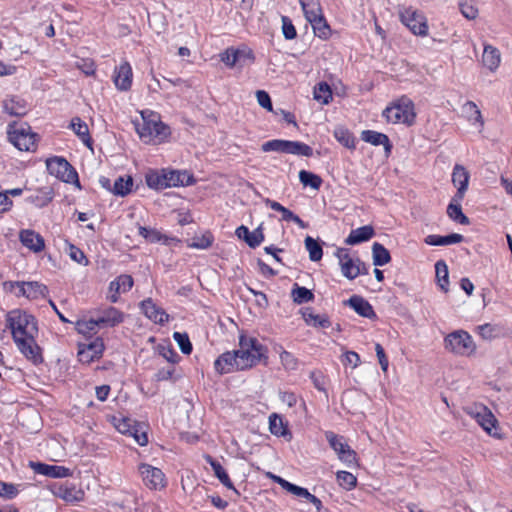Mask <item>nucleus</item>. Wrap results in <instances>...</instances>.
Returning <instances> with one entry per match:
<instances>
[{"label":"nucleus","instance_id":"nucleus-40","mask_svg":"<svg viewBox=\"0 0 512 512\" xmlns=\"http://www.w3.org/2000/svg\"><path fill=\"white\" fill-rule=\"evenodd\" d=\"M286 154L311 157L313 155V149L306 143L286 140Z\"/></svg>","mask_w":512,"mask_h":512},{"label":"nucleus","instance_id":"nucleus-3","mask_svg":"<svg viewBox=\"0 0 512 512\" xmlns=\"http://www.w3.org/2000/svg\"><path fill=\"white\" fill-rule=\"evenodd\" d=\"M383 116L391 123H404L411 126L415 122L416 113L414 103L406 96L388 106L383 111Z\"/></svg>","mask_w":512,"mask_h":512},{"label":"nucleus","instance_id":"nucleus-2","mask_svg":"<svg viewBox=\"0 0 512 512\" xmlns=\"http://www.w3.org/2000/svg\"><path fill=\"white\" fill-rule=\"evenodd\" d=\"M7 328L11 330L13 341L19 338L36 337L38 334V322L34 315L14 309L6 315Z\"/></svg>","mask_w":512,"mask_h":512},{"label":"nucleus","instance_id":"nucleus-57","mask_svg":"<svg viewBox=\"0 0 512 512\" xmlns=\"http://www.w3.org/2000/svg\"><path fill=\"white\" fill-rule=\"evenodd\" d=\"M282 33L286 40H293L297 37V31L292 23V20L288 16H282Z\"/></svg>","mask_w":512,"mask_h":512},{"label":"nucleus","instance_id":"nucleus-37","mask_svg":"<svg viewBox=\"0 0 512 512\" xmlns=\"http://www.w3.org/2000/svg\"><path fill=\"white\" fill-rule=\"evenodd\" d=\"M447 215L450 219L461 225L470 224L469 218L462 212L461 201H455L454 196L447 206Z\"/></svg>","mask_w":512,"mask_h":512},{"label":"nucleus","instance_id":"nucleus-13","mask_svg":"<svg viewBox=\"0 0 512 512\" xmlns=\"http://www.w3.org/2000/svg\"><path fill=\"white\" fill-rule=\"evenodd\" d=\"M335 255L339 259L344 277L353 280L359 276L358 257L353 259L350 257L348 250L344 248H338Z\"/></svg>","mask_w":512,"mask_h":512},{"label":"nucleus","instance_id":"nucleus-62","mask_svg":"<svg viewBox=\"0 0 512 512\" xmlns=\"http://www.w3.org/2000/svg\"><path fill=\"white\" fill-rule=\"evenodd\" d=\"M280 360L286 369L295 370L298 366V360L293 356L292 353L286 350H283L280 353Z\"/></svg>","mask_w":512,"mask_h":512},{"label":"nucleus","instance_id":"nucleus-17","mask_svg":"<svg viewBox=\"0 0 512 512\" xmlns=\"http://www.w3.org/2000/svg\"><path fill=\"white\" fill-rule=\"evenodd\" d=\"M30 467L37 474L44 475L50 478H66L72 475L69 468L58 465H50L41 462H30Z\"/></svg>","mask_w":512,"mask_h":512},{"label":"nucleus","instance_id":"nucleus-6","mask_svg":"<svg viewBox=\"0 0 512 512\" xmlns=\"http://www.w3.org/2000/svg\"><path fill=\"white\" fill-rule=\"evenodd\" d=\"M46 167L48 172L57 179L81 188L76 169L64 157L53 156L48 158Z\"/></svg>","mask_w":512,"mask_h":512},{"label":"nucleus","instance_id":"nucleus-11","mask_svg":"<svg viewBox=\"0 0 512 512\" xmlns=\"http://www.w3.org/2000/svg\"><path fill=\"white\" fill-rule=\"evenodd\" d=\"M36 337L15 339V344L21 354L33 365H40L44 358L42 348L37 344Z\"/></svg>","mask_w":512,"mask_h":512},{"label":"nucleus","instance_id":"nucleus-58","mask_svg":"<svg viewBox=\"0 0 512 512\" xmlns=\"http://www.w3.org/2000/svg\"><path fill=\"white\" fill-rule=\"evenodd\" d=\"M238 53L233 47L227 48L220 53V60L229 68H233L238 63Z\"/></svg>","mask_w":512,"mask_h":512},{"label":"nucleus","instance_id":"nucleus-64","mask_svg":"<svg viewBox=\"0 0 512 512\" xmlns=\"http://www.w3.org/2000/svg\"><path fill=\"white\" fill-rule=\"evenodd\" d=\"M160 354L173 366L180 359L178 353L171 346H160Z\"/></svg>","mask_w":512,"mask_h":512},{"label":"nucleus","instance_id":"nucleus-45","mask_svg":"<svg viewBox=\"0 0 512 512\" xmlns=\"http://www.w3.org/2000/svg\"><path fill=\"white\" fill-rule=\"evenodd\" d=\"M436 279L441 290L448 291L449 286V272L448 266L444 260H438L435 263Z\"/></svg>","mask_w":512,"mask_h":512},{"label":"nucleus","instance_id":"nucleus-10","mask_svg":"<svg viewBox=\"0 0 512 512\" xmlns=\"http://www.w3.org/2000/svg\"><path fill=\"white\" fill-rule=\"evenodd\" d=\"M469 413L485 432L495 438H501V434L499 433L498 428V421L486 406H477Z\"/></svg>","mask_w":512,"mask_h":512},{"label":"nucleus","instance_id":"nucleus-8","mask_svg":"<svg viewBox=\"0 0 512 512\" xmlns=\"http://www.w3.org/2000/svg\"><path fill=\"white\" fill-rule=\"evenodd\" d=\"M114 426L121 433L132 436L137 444L145 446L148 443L146 425L129 417H114Z\"/></svg>","mask_w":512,"mask_h":512},{"label":"nucleus","instance_id":"nucleus-36","mask_svg":"<svg viewBox=\"0 0 512 512\" xmlns=\"http://www.w3.org/2000/svg\"><path fill=\"white\" fill-rule=\"evenodd\" d=\"M500 60V52L497 48L491 45L484 46L482 62L485 67H487L490 71H494L498 68Z\"/></svg>","mask_w":512,"mask_h":512},{"label":"nucleus","instance_id":"nucleus-27","mask_svg":"<svg viewBox=\"0 0 512 512\" xmlns=\"http://www.w3.org/2000/svg\"><path fill=\"white\" fill-rule=\"evenodd\" d=\"M2 106L4 112L10 116L22 117L28 112L27 102L18 96L5 99Z\"/></svg>","mask_w":512,"mask_h":512},{"label":"nucleus","instance_id":"nucleus-23","mask_svg":"<svg viewBox=\"0 0 512 512\" xmlns=\"http://www.w3.org/2000/svg\"><path fill=\"white\" fill-rule=\"evenodd\" d=\"M19 238L23 246L35 253L41 252L45 248L44 238L34 230H21Z\"/></svg>","mask_w":512,"mask_h":512},{"label":"nucleus","instance_id":"nucleus-25","mask_svg":"<svg viewBox=\"0 0 512 512\" xmlns=\"http://www.w3.org/2000/svg\"><path fill=\"white\" fill-rule=\"evenodd\" d=\"M138 232H139V235L142 236L149 243L162 242L166 245H170L172 243L180 242L179 239H177L175 237H169V236L161 233L156 228L139 226Z\"/></svg>","mask_w":512,"mask_h":512},{"label":"nucleus","instance_id":"nucleus-1","mask_svg":"<svg viewBox=\"0 0 512 512\" xmlns=\"http://www.w3.org/2000/svg\"><path fill=\"white\" fill-rule=\"evenodd\" d=\"M240 349L235 350L238 357V370L243 371L257 365L262 359L267 360V348L256 338L241 334Z\"/></svg>","mask_w":512,"mask_h":512},{"label":"nucleus","instance_id":"nucleus-53","mask_svg":"<svg viewBox=\"0 0 512 512\" xmlns=\"http://www.w3.org/2000/svg\"><path fill=\"white\" fill-rule=\"evenodd\" d=\"M213 240V235L210 232H206L200 237H194L192 242L188 243V247L196 249H207L212 245Z\"/></svg>","mask_w":512,"mask_h":512},{"label":"nucleus","instance_id":"nucleus-12","mask_svg":"<svg viewBox=\"0 0 512 512\" xmlns=\"http://www.w3.org/2000/svg\"><path fill=\"white\" fill-rule=\"evenodd\" d=\"M139 473L144 484L149 489H162L166 485L165 475L159 468L153 467L146 463H142L139 465Z\"/></svg>","mask_w":512,"mask_h":512},{"label":"nucleus","instance_id":"nucleus-15","mask_svg":"<svg viewBox=\"0 0 512 512\" xmlns=\"http://www.w3.org/2000/svg\"><path fill=\"white\" fill-rule=\"evenodd\" d=\"M470 174L466 168L460 164H456L452 172V183L457 187V191L454 194L455 201H462L465 193L468 189Z\"/></svg>","mask_w":512,"mask_h":512},{"label":"nucleus","instance_id":"nucleus-48","mask_svg":"<svg viewBox=\"0 0 512 512\" xmlns=\"http://www.w3.org/2000/svg\"><path fill=\"white\" fill-rule=\"evenodd\" d=\"M305 248L309 252V258L313 262L320 261L323 256V248L321 244L311 236H307L304 240Z\"/></svg>","mask_w":512,"mask_h":512},{"label":"nucleus","instance_id":"nucleus-26","mask_svg":"<svg viewBox=\"0 0 512 512\" xmlns=\"http://www.w3.org/2000/svg\"><path fill=\"white\" fill-rule=\"evenodd\" d=\"M205 460L208 464H210L214 475L217 477V479L221 482L222 485H224L227 489L232 490L237 496H240V492L235 488L233 482L231 481L228 473L224 469V467L215 460L212 456L207 455L205 457Z\"/></svg>","mask_w":512,"mask_h":512},{"label":"nucleus","instance_id":"nucleus-52","mask_svg":"<svg viewBox=\"0 0 512 512\" xmlns=\"http://www.w3.org/2000/svg\"><path fill=\"white\" fill-rule=\"evenodd\" d=\"M336 477L339 485L346 490H352L357 485V478L350 472L338 471Z\"/></svg>","mask_w":512,"mask_h":512},{"label":"nucleus","instance_id":"nucleus-33","mask_svg":"<svg viewBox=\"0 0 512 512\" xmlns=\"http://www.w3.org/2000/svg\"><path fill=\"white\" fill-rule=\"evenodd\" d=\"M306 20L310 23L323 16L319 0H299Z\"/></svg>","mask_w":512,"mask_h":512},{"label":"nucleus","instance_id":"nucleus-38","mask_svg":"<svg viewBox=\"0 0 512 512\" xmlns=\"http://www.w3.org/2000/svg\"><path fill=\"white\" fill-rule=\"evenodd\" d=\"M372 258L375 266H384L391 261L389 250L379 242H374L372 245Z\"/></svg>","mask_w":512,"mask_h":512},{"label":"nucleus","instance_id":"nucleus-46","mask_svg":"<svg viewBox=\"0 0 512 512\" xmlns=\"http://www.w3.org/2000/svg\"><path fill=\"white\" fill-rule=\"evenodd\" d=\"M27 284V298L28 299H38V298H46L49 295L48 287L40 283L38 281H29Z\"/></svg>","mask_w":512,"mask_h":512},{"label":"nucleus","instance_id":"nucleus-59","mask_svg":"<svg viewBox=\"0 0 512 512\" xmlns=\"http://www.w3.org/2000/svg\"><path fill=\"white\" fill-rule=\"evenodd\" d=\"M339 460L346 464L348 467L357 464V453L350 447H346L340 454L337 455Z\"/></svg>","mask_w":512,"mask_h":512},{"label":"nucleus","instance_id":"nucleus-55","mask_svg":"<svg viewBox=\"0 0 512 512\" xmlns=\"http://www.w3.org/2000/svg\"><path fill=\"white\" fill-rule=\"evenodd\" d=\"M173 338L177 342L183 354L189 355L192 352V343L190 342L187 333L174 332Z\"/></svg>","mask_w":512,"mask_h":512},{"label":"nucleus","instance_id":"nucleus-63","mask_svg":"<svg viewBox=\"0 0 512 512\" xmlns=\"http://www.w3.org/2000/svg\"><path fill=\"white\" fill-rule=\"evenodd\" d=\"M461 14L468 20H474L478 16V9L467 2H459Z\"/></svg>","mask_w":512,"mask_h":512},{"label":"nucleus","instance_id":"nucleus-50","mask_svg":"<svg viewBox=\"0 0 512 512\" xmlns=\"http://www.w3.org/2000/svg\"><path fill=\"white\" fill-rule=\"evenodd\" d=\"M310 24L312 25L315 36L323 40H326L330 37L331 28L327 23L324 15L320 18L315 19V21H311Z\"/></svg>","mask_w":512,"mask_h":512},{"label":"nucleus","instance_id":"nucleus-16","mask_svg":"<svg viewBox=\"0 0 512 512\" xmlns=\"http://www.w3.org/2000/svg\"><path fill=\"white\" fill-rule=\"evenodd\" d=\"M95 320L100 327H115L124 321V313L113 306L96 312Z\"/></svg>","mask_w":512,"mask_h":512},{"label":"nucleus","instance_id":"nucleus-60","mask_svg":"<svg viewBox=\"0 0 512 512\" xmlns=\"http://www.w3.org/2000/svg\"><path fill=\"white\" fill-rule=\"evenodd\" d=\"M68 253H69L70 258L73 261L77 262L78 264H81L84 266H87L89 264V260L86 257V255L84 254V252L77 246H75L73 244H69V252Z\"/></svg>","mask_w":512,"mask_h":512},{"label":"nucleus","instance_id":"nucleus-20","mask_svg":"<svg viewBox=\"0 0 512 512\" xmlns=\"http://www.w3.org/2000/svg\"><path fill=\"white\" fill-rule=\"evenodd\" d=\"M140 308L144 315L154 323L163 324L169 319V315L158 307L151 298L143 300L140 303Z\"/></svg>","mask_w":512,"mask_h":512},{"label":"nucleus","instance_id":"nucleus-14","mask_svg":"<svg viewBox=\"0 0 512 512\" xmlns=\"http://www.w3.org/2000/svg\"><path fill=\"white\" fill-rule=\"evenodd\" d=\"M105 349L104 342L101 338L81 347L78 351V360L83 364H90L94 360L100 359Z\"/></svg>","mask_w":512,"mask_h":512},{"label":"nucleus","instance_id":"nucleus-43","mask_svg":"<svg viewBox=\"0 0 512 512\" xmlns=\"http://www.w3.org/2000/svg\"><path fill=\"white\" fill-rule=\"evenodd\" d=\"M293 302L300 305L314 300L315 296L311 290L306 287L299 286L297 283L293 285L291 290Z\"/></svg>","mask_w":512,"mask_h":512},{"label":"nucleus","instance_id":"nucleus-41","mask_svg":"<svg viewBox=\"0 0 512 512\" xmlns=\"http://www.w3.org/2000/svg\"><path fill=\"white\" fill-rule=\"evenodd\" d=\"M335 139L348 149H355V137L353 133L344 126H338L334 129Z\"/></svg>","mask_w":512,"mask_h":512},{"label":"nucleus","instance_id":"nucleus-51","mask_svg":"<svg viewBox=\"0 0 512 512\" xmlns=\"http://www.w3.org/2000/svg\"><path fill=\"white\" fill-rule=\"evenodd\" d=\"M325 438L337 455L349 446L343 436L337 435L332 431H327L325 433Z\"/></svg>","mask_w":512,"mask_h":512},{"label":"nucleus","instance_id":"nucleus-24","mask_svg":"<svg viewBox=\"0 0 512 512\" xmlns=\"http://www.w3.org/2000/svg\"><path fill=\"white\" fill-rule=\"evenodd\" d=\"M361 139L373 146L382 145L384 147L386 156L391 154L393 145L386 134L374 130H364L361 133Z\"/></svg>","mask_w":512,"mask_h":512},{"label":"nucleus","instance_id":"nucleus-31","mask_svg":"<svg viewBox=\"0 0 512 512\" xmlns=\"http://www.w3.org/2000/svg\"><path fill=\"white\" fill-rule=\"evenodd\" d=\"M301 313L307 325L316 328H329L331 326V321L327 315L315 314L311 307L303 308Z\"/></svg>","mask_w":512,"mask_h":512},{"label":"nucleus","instance_id":"nucleus-7","mask_svg":"<svg viewBox=\"0 0 512 512\" xmlns=\"http://www.w3.org/2000/svg\"><path fill=\"white\" fill-rule=\"evenodd\" d=\"M446 350L461 356H469L475 352L476 345L471 335L463 330H457L444 338Z\"/></svg>","mask_w":512,"mask_h":512},{"label":"nucleus","instance_id":"nucleus-42","mask_svg":"<svg viewBox=\"0 0 512 512\" xmlns=\"http://www.w3.org/2000/svg\"><path fill=\"white\" fill-rule=\"evenodd\" d=\"M146 183L148 187L161 190L169 187L167 182V172L164 170L162 173L152 171L146 174Z\"/></svg>","mask_w":512,"mask_h":512},{"label":"nucleus","instance_id":"nucleus-34","mask_svg":"<svg viewBox=\"0 0 512 512\" xmlns=\"http://www.w3.org/2000/svg\"><path fill=\"white\" fill-rule=\"evenodd\" d=\"M70 127L87 147L92 148L93 140L89 134L88 125L81 118L74 117Z\"/></svg>","mask_w":512,"mask_h":512},{"label":"nucleus","instance_id":"nucleus-35","mask_svg":"<svg viewBox=\"0 0 512 512\" xmlns=\"http://www.w3.org/2000/svg\"><path fill=\"white\" fill-rule=\"evenodd\" d=\"M167 182L169 187L188 186L193 184L195 179L187 171H168Z\"/></svg>","mask_w":512,"mask_h":512},{"label":"nucleus","instance_id":"nucleus-56","mask_svg":"<svg viewBox=\"0 0 512 512\" xmlns=\"http://www.w3.org/2000/svg\"><path fill=\"white\" fill-rule=\"evenodd\" d=\"M261 150L263 152H279L286 153V140L273 139L262 144Z\"/></svg>","mask_w":512,"mask_h":512},{"label":"nucleus","instance_id":"nucleus-19","mask_svg":"<svg viewBox=\"0 0 512 512\" xmlns=\"http://www.w3.org/2000/svg\"><path fill=\"white\" fill-rule=\"evenodd\" d=\"M214 368L220 375L238 370V357L236 351L222 353L215 361Z\"/></svg>","mask_w":512,"mask_h":512},{"label":"nucleus","instance_id":"nucleus-21","mask_svg":"<svg viewBox=\"0 0 512 512\" xmlns=\"http://www.w3.org/2000/svg\"><path fill=\"white\" fill-rule=\"evenodd\" d=\"M345 304L349 305L358 315L370 320L377 319L373 306L359 295L351 296Z\"/></svg>","mask_w":512,"mask_h":512},{"label":"nucleus","instance_id":"nucleus-4","mask_svg":"<svg viewBox=\"0 0 512 512\" xmlns=\"http://www.w3.org/2000/svg\"><path fill=\"white\" fill-rule=\"evenodd\" d=\"M137 132L145 143L162 142L171 134L170 127L154 114L149 119L143 116V123L138 126Z\"/></svg>","mask_w":512,"mask_h":512},{"label":"nucleus","instance_id":"nucleus-32","mask_svg":"<svg viewBox=\"0 0 512 512\" xmlns=\"http://www.w3.org/2000/svg\"><path fill=\"white\" fill-rule=\"evenodd\" d=\"M464 240L463 235L458 233H452L449 235L441 236L436 234L428 235L424 242L431 246H446L461 243Z\"/></svg>","mask_w":512,"mask_h":512},{"label":"nucleus","instance_id":"nucleus-39","mask_svg":"<svg viewBox=\"0 0 512 512\" xmlns=\"http://www.w3.org/2000/svg\"><path fill=\"white\" fill-rule=\"evenodd\" d=\"M133 187V178L130 175L119 176L113 185L112 193L116 196H127Z\"/></svg>","mask_w":512,"mask_h":512},{"label":"nucleus","instance_id":"nucleus-22","mask_svg":"<svg viewBox=\"0 0 512 512\" xmlns=\"http://www.w3.org/2000/svg\"><path fill=\"white\" fill-rule=\"evenodd\" d=\"M236 236L245 241L250 248L258 247L264 241L262 225L250 231L248 227L241 225L235 231Z\"/></svg>","mask_w":512,"mask_h":512},{"label":"nucleus","instance_id":"nucleus-30","mask_svg":"<svg viewBox=\"0 0 512 512\" xmlns=\"http://www.w3.org/2000/svg\"><path fill=\"white\" fill-rule=\"evenodd\" d=\"M269 430L277 437H284L289 440L292 438V433L288 428V423L277 413H272L269 416Z\"/></svg>","mask_w":512,"mask_h":512},{"label":"nucleus","instance_id":"nucleus-18","mask_svg":"<svg viewBox=\"0 0 512 512\" xmlns=\"http://www.w3.org/2000/svg\"><path fill=\"white\" fill-rule=\"evenodd\" d=\"M133 72L131 65L125 61L118 67H115L113 81L116 88L120 91H128L132 86Z\"/></svg>","mask_w":512,"mask_h":512},{"label":"nucleus","instance_id":"nucleus-49","mask_svg":"<svg viewBox=\"0 0 512 512\" xmlns=\"http://www.w3.org/2000/svg\"><path fill=\"white\" fill-rule=\"evenodd\" d=\"M299 180L303 186H309L315 190H319L323 183V180L319 175L306 170H301L299 172Z\"/></svg>","mask_w":512,"mask_h":512},{"label":"nucleus","instance_id":"nucleus-9","mask_svg":"<svg viewBox=\"0 0 512 512\" xmlns=\"http://www.w3.org/2000/svg\"><path fill=\"white\" fill-rule=\"evenodd\" d=\"M401 22L417 36H426L428 34V24L426 17L413 8H406L400 12Z\"/></svg>","mask_w":512,"mask_h":512},{"label":"nucleus","instance_id":"nucleus-61","mask_svg":"<svg viewBox=\"0 0 512 512\" xmlns=\"http://www.w3.org/2000/svg\"><path fill=\"white\" fill-rule=\"evenodd\" d=\"M18 494V489L14 484L6 483L0 480V497L13 499Z\"/></svg>","mask_w":512,"mask_h":512},{"label":"nucleus","instance_id":"nucleus-29","mask_svg":"<svg viewBox=\"0 0 512 512\" xmlns=\"http://www.w3.org/2000/svg\"><path fill=\"white\" fill-rule=\"evenodd\" d=\"M375 235V230L371 225H365L357 229L351 230L348 237L345 239L347 245H357L370 240Z\"/></svg>","mask_w":512,"mask_h":512},{"label":"nucleus","instance_id":"nucleus-44","mask_svg":"<svg viewBox=\"0 0 512 512\" xmlns=\"http://www.w3.org/2000/svg\"><path fill=\"white\" fill-rule=\"evenodd\" d=\"M53 190L51 188H42L36 194L28 197V201L36 207L42 208L47 206L53 199Z\"/></svg>","mask_w":512,"mask_h":512},{"label":"nucleus","instance_id":"nucleus-47","mask_svg":"<svg viewBox=\"0 0 512 512\" xmlns=\"http://www.w3.org/2000/svg\"><path fill=\"white\" fill-rule=\"evenodd\" d=\"M313 94L315 100L325 105L332 100V89L330 85L325 81L319 82L314 87Z\"/></svg>","mask_w":512,"mask_h":512},{"label":"nucleus","instance_id":"nucleus-54","mask_svg":"<svg viewBox=\"0 0 512 512\" xmlns=\"http://www.w3.org/2000/svg\"><path fill=\"white\" fill-rule=\"evenodd\" d=\"M264 203L266 206L270 207L272 210L280 212L282 214L283 221H290L293 219L294 213L288 208L281 205L279 202L275 200H271L269 198L264 199Z\"/></svg>","mask_w":512,"mask_h":512},{"label":"nucleus","instance_id":"nucleus-28","mask_svg":"<svg viewBox=\"0 0 512 512\" xmlns=\"http://www.w3.org/2000/svg\"><path fill=\"white\" fill-rule=\"evenodd\" d=\"M55 496L65 500L66 502L76 503L84 498V492L77 489L73 484H62L54 491Z\"/></svg>","mask_w":512,"mask_h":512},{"label":"nucleus","instance_id":"nucleus-5","mask_svg":"<svg viewBox=\"0 0 512 512\" xmlns=\"http://www.w3.org/2000/svg\"><path fill=\"white\" fill-rule=\"evenodd\" d=\"M38 135L31 131L28 124L17 125L16 122L8 126V139L20 151H34Z\"/></svg>","mask_w":512,"mask_h":512}]
</instances>
